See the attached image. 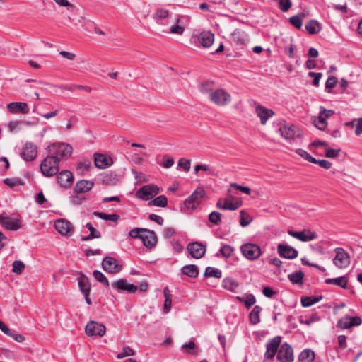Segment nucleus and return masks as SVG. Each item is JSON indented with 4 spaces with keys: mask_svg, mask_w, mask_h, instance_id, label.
<instances>
[{
    "mask_svg": "<svg viewBox=\"0 0 362 362\" xmlns=\"http://www.w3.org/2000/svg\"><path fill=\"white\" fill-rule=\"evenodd\" d=\"M187 250L193 258L199 259L205 254L206 247L199 243H193L187 245Z\"/></svg>",
    "mask_w": 362,
    "mask_h": 362,
    "instance_id": "5701e85b",
    "label": "nucleus"
},
{
    "mask_svg": "<svg viewBox=\"0 0 362 362\" xmlns=\"http://www.w3.org/2000/svg\"><path fill=\"white\" fill-rule=\"evenodd\" d=\"M163 294L165 297V303L163 305V311L165 313H168L171 308V295L170 293V291L168 288H165L163 291Z\"/></svg>",
    "mask_w": 362,
    "mask_h": 362,
    "instance_id": "a19ab883",
    "label": "nucleus"
},
{
    "mask_svg": "<svg viewBox=\"0 0 362 362\" xmlns=\"http://www.w3.org/2000/svg\"><path fill=\"white\" fill-rule=\"evenodd\" d=\"M213 81H206L199 85V91L207 95L210 103L219 107H224L232 102V96L229 92L223 88H214Z\"/></svg>",
    "mask_w": 362,
    "mask_h": 362,
    "instance_id": "f257e3e1",
    "label": "nucleus"
},
{
    "mask_svg": "<svg viewBox=\"0 0 362 362\" xmlns=\"http://www.w3.org/2000/svg\"><path fill=\"white\" fill-rule=\"evenodd\" d=\"M243 204L241 200H235V202H232L230 199H223V206H221L222 210H231L235 211L239 207H240Z\"/></svg>",
    "mask_w": 362,
    "mask_h": 362,
    "instance_id": "7c9ffc66",
    "label": "nucleus"
},
{
    "mask_svg": "<svg viewBox=\"0 0 362 362\" xmlns=\"http://www.w3.org/2000/svg\"><path fill=\"white\" fill-rule=\"evenodd\" d=\"M112 286L114 289L119 291H127L129 293H134L137 291L138 288L136 286L129 284L124 279H119L112 283Z\"/></svg>",
    "mask_w": 362,
    "mask_h": 362,
    "instance_id": "6ab92c4d",
    "label": "nucleus"
},
{
    "mask_svg": "<svg viewBox=\"0 0 362 362\" xmlns=\"http://www.w3.org/2000/svg\"><path fill=\"white\" fill-rule=\"evenodd\" d=\"M337 81H338L337 78L335 76H329L326 81L325 88L326 89L333 88L334 87L336 86Z\"/></svg>",
    "mask_w": 362,
    "mask_h": 362,
    "instance_id": "69168bd1",
    "label": "nucleus"
},
{
    "mask_svg": "<svg viewBox=\"0 0 362 362\" xmlns=\"http://www.w3.org/2000/svg\"><path fill=\"white\" fill-rule=\"evenodd\" d=\"M37 146L32 142H27L22 149L21 156L26 161L34 160L37 156Z\"/></svg>",
    "mask_w": 362,
    "mask_h": 362,
    "instance_id": "dca6fc26",
    "label": "nucleus"
},
{
    "mask_svg": "<svg viewBox=\"0 0 362 362\" xmlns=\"http://www.w3.org/2000/svg\"><path fill=\"white\" fill-rule=\"evenodd\" d=\"M289 22L295 28L300 29L302 26V18L299 16H293L289 18Z\"/></svg>",
    "mask_w": 362,
    "mask_h": 362,
    "instance_id": "4d7b16f0",
    "label": "nucleus"
},
{
    "mask_svg": "<svg viewBox=\"0 0 362 362\" xmlns=\"http://www.w3.org/2000/svg\"><path fill=\"white\" fill-rule=\"evenodd\" d=\"M4 182L9 187L23 185L24 184L23 181L21 178H6Z\"/></svg>",
    "mask_w": 362,
    "mask_h": 362,
    "instance_id": "864d4df0",
    "label": "nucleus"
},
{
    "mask_svg": "<svg viewBox=\"0 0 362 362\" xmlns=\"http://www.w3.org/2000/svg\"><path fill=\"white\" fill-rule=\"evenodd\" d=\"M240 252L242 255L249 260L257 259L262 254L259 246L254 243H245L242 245Z\"/></svg>",
    "mask_w": 362,
    "mask_h": 362,
    "instance_id": "423d86ee",
    "label": "nucleus"
},
{
    "mask_svg": "<svg viewBox=\"0 0 362 362\" xmlns=\"http://www.w3.org/2000/svg\"><path fill=\"white\" fill-rule=\"evenodd\" d=\"M160 189L154 185H147L136 192V197L143 200H149L159 193Z\"/></svg>",
    "mask_w": 362,
    "mask_h": 362,
    "instance_id": "1a4fd4ad",
    "label": "nucleus"
},
{
    "mask_svg": "<svg viewBox=\"0 0 362 362\" xmlns=\"http://www.w3.org/2000/svg\"><path fill=\"white\" fill-rule=\"evenodd\" d=\"M262 308L259 305H255L250 313L249 317L251 324L257 325L260 322V313Z\"/></svg>",
    "mask_w": 362,
    "mask_h": 362,
    "instance_id": "473e14b6",
    "label": "nucleus"
},
{
    "mask_svg": "<svg viewBox=\"0 0 362 362\" xmlns=\"http://www.w3.org/2000/svg\"><path fill=\"white\" fill-rule=\"evenodd\" d=\"M322 296H304L301 298V304L303 307H310L319 302Z\"/></svg>",
    "mask_w": 362,
    "mask_h": 362,
    "instance_id": "ea45409f",
    "label": "nucleus"
},
{
    "mask_svg": "<svg viewBox=\"0 0 362 362\" xmlns=\"http://www.w3.org/2000/svg\"><path fill=\"white\" fill-rule=\"evenodd\" d=\"M141 240L144 245L148 247H154L157 243V238L155 233L148 229L143 230Z\"/></svg>",
    "mask_w": 362,
    "mask_h": 362,
    "instance_id": "b1692460",
    "label": "nucleus"
},
{
    "mask_svg": "<svg viewBox=\"0 0 362 362\" xmlns=\"http://www.w3.org/2000/svg\"><path fill=\"white\" fill-rule=\"evenodd\" d=\"M235 298L240 303H244L245 305L247 308H250L252 305H253L256 299L255 297L252 294H247L245 296H236Z\"/></svg>",
    "mask_w": 362,
    "mask_h": 362,
    "instance_id": "e433bc0d",
    "label": "nucleus"
},
{
    "mask_svg": "<svg viewBox=\"0 0 362 362\" xmlns=\"http://www.w3.org/2000/svg\"><path fill=\"white\" fill-rule=\"evenodd\" d=\"M278 4L279 8L284 11L286 12L290 9L291 7V2L290 0H275Z\"/></svg>",
    "mask_w": 362,
    "mask_h": 362,
    "instance_id": "6e6d98bb",
    "label": "nucleus"
},
{
    "mask_svg": "<svg viewBox=\"0 0 362 362\" xmlns=\"http://www.w3.org/2000/svg\"><path fill=\"white\" fill-rule=\"evenodd\" d=\"M93 276L94 278L98 280L99 282H100L103 285H104L106 287L110 286V283L108 279L106 278V276L100 271L95 270L93 272Z\"/></svg>",
    "mask_w": 362,
    "mask_h": 362,
    "instance_id": "de8ad7c7",
    "label": "nucleus"
},
{
    "mask_svg": "<svg viewBox=\"0 0 362 362\" xmlns=\"http://www.w3.org/2000/svg\"><path fill=\"white\" fill-rule=\"evenodd\" d=\"M0 223L3 226L10 230H16L20 228L18 219L3 216L1 215H0Z\"/></svg>",
    "mask_w": 362,
    "mask_h": 362,
    "instance_id": "bb28decb",
    "label": "nucleus"
},
{
    "mask_svg": "<svg viewBox=\"0 0 362 362\" xmlns=\"http://www.w3.org/2000/svg\"><path fill=\"white\" fill-rule=\"evenodd\" d=\"M206 193L203 188L198 187L197 189L185 199L184 204L186 208L194 210L201 203L202 199Z\"/></svg>",
    "mask_w": 362,
    "mask_h": 362,
    "instance_id": "6e6552de",
    "label": "nucleus"
},
{
    "mask_svg": "<svg viewBox=\"0 0 362 362\" xmlns=\"http://www.w3.org/2000/svg\"><path fill=\"white\" fill-rule=\"evenodd\" d=\"M340 151V149L326 148L325 156L329 158H334L339 156Z\"/></svg>",
    "mask_w": 362,
    "mask_h": 362,
    "instance_id": "0e129e2a",
    "label": "nucleus"
},
{
    "mask_svg": "<svg viewBox=\"0 0 362 362\" xmlns=\"http://www.w3.org/2000/svg\"><path fill=\"white\" fill-rule=\"evenodd\" d=\"M255 113L260 119V122L262 125H265L268 119L274 115V112L272 109L267 108L260 105L256 106Z\"/></svg>",
    "mask_w": 362,
    "mask_h": 362,
    "instance_id": "f3484780",
    "label": "nucleus"
},
{
    "mask_svg": "<svg viewBox=\"0 0 362 362\" xmlns=\"http://www.w3.org/2000/svg\"><path fill=\"white\" fill-rule=\"evenodd\" d=\"M49 149L53 153L51 156H54L58 162L60 160L67 159L72 153L71 146L65 143L53 144L49 147Z\"/></svg>",
    "mask_w": 362,
    "mask_h": 362,
    "instance_id": "39448f33",
    "label": "nucleus"
},
{
    "mask_svg": "<svg viewBox=\"0 0 362 362\" xmlns=\"http://www.w3.org/2000/svg\"><path fill=\"white\" fill-rule=\"evenodd\" d=\"M102 267L105 272L110 274L119 273L122 269V264L111 257H106L103 259Z\"/></svg>",
    "mask_w": 362,
    "mask_h": 362,
    "instance_id": "f8f14e48",
    "label": "nucleus"
},
{
    "mask_svg": "<svg viewBox=\"0 0 362 362\" xmlns=\"http://www.w3.org/2000/svg\"><path fill=\"white\" fill-rule=\"evenodd\" d=\"M204 276H208V277H215V278L220 279L222 276V272L221 270H219L218 269L208 267L206 269Z\"/></svg>",
    "mask_w": 362,
    "mask_h": 362,
    "instance_id": "c03bdc74",
    "label": "nucleus"
},
{
    "mask_svg": "<svg viewBox=\"0 0 362 362\" xmlns=\"http://www.w3.org/2000/svg\"><path fill=\"white\" fill-rule=\"evenodd\" d=\"M94 215L100 217L101 219L113 222H117L119 218V216L115 214H107L103 212H94Z\"/></svg>",
    "mask_w": 362,
    "mask_h": 362,
    "instance_id": "79ce46f5",
    "label": "nucleus"
},
{
    "mask_svg": "<svg viewBox=\"0 0 362 362\" xmlns=\"http://www.w3.org/2000/svg\"><path fill=\"white\" fill-rule=\"evenodd\" d=\"M148 206L165 207L168 204V199L165 195H160L148 202Z\"/></svg>",
    "mask_w": 362,
    "mask_h": 362,
    "instance_id": "c9c22d12",
    "label": "nucleus"
},
{
    "mask_svg": "<svg viewBox=\"0 0 362 362\" xmlns=\"http://www.w3.org/2000/svg\"><path fill=\"white\" fill-rule=\"evenodd\" d=\"M232 37L234 42L240 45H245L250 42L247 34L240 29L235 30L232 34Z\"/></svg>",
    "mask_w": 362,
    "mask_h": 362,
    "instance_id": "c85d7f7f",
    "label": "nucleus"
},
{
    "mask_svg": "<svg viewBox=\"0 0 362 362\" xmlns=\"http://www.w3.org/2000/svg\"><path fill=\"white\" fill-rule=\"evenodd\" d=\"M78 284L81 293L84 295L86 302L88 304H91V300L89 298L90 291V284L89 279L84 274H81L78 278Z\"/></svg>",
    "mask_w": 362,
    "mask_h": 362,
    "instance_id": "4468645a",
    "label": "nucleus"
},
{
    "mask_svg": "<svg viewBox=\"0 0 362 362\" xmlns=\"http://www.w3.org/2000/svg\"><path fill=\"white\" fill-rule=\"evenodd\" d=\"M210 222L218 226L221 221V214L218 211H213L209 216Z\"/></svg>",
    "mask_w": 362,
    "mask_h": 362,
    "instance_id": "603ef678",
    "label": "nucleus"
},
{
    "mask_svg": "<svg viewBox=\"0 0 362 362\" xmlns=\"http://www.w3.org/2000/svg\"><path fill=\"white\" fill-rule=\"evenodd\" d=\"M200 45H212L214 42V35L209 30H204L197 35Z\"/></svg>",
    "mask_w": 362,
    "mask_h": 362,
    "instance_id": "a878e982",
    "label": "nucleus"
},
{
    "mask_svg": "<svg viewBox=\"0 0 362 362\" xmlns=\"http://www.w3.org/2000/svg\"><path fill=\"white\" fill-rule=\"evenodd\" d=\"M361 319L358 316H345L338 322V327L341 329H348L353 326H358L361 324Z\"/></svg>",
    "mask_w": 362,
    "mask_h": 362,
    "instance_id": "412c9836",
    "label": "nucleus"
},
{
    "mask_svg": "<svg viewBox=\"0 0 362 362\" xmlns=\"http://www.w3.org/2000/svg\"><path fill=\"white\" fill-rule=\"evenodd\" d=\"M288 233L291 236H292L302 242L310 241L317 238L316 233H315L309 230H305L303 231L288 230Z\"/></svg>",
    "mask_w": 362,
    "mask_h": 362,
    "instance_id": "a211bd4d",
    "label": "nucleus"
},
{
    "mask_svg": "<svg viewBox=\"0 0 362 362\" xmlns=\"http://www.w3.org/2000/svg\"><path fill=\"white\" fill-rule=\"evenodd\" d=\"M304 274L301 271H297L293 274L288 275L289 280L293 284H301L303 282V278Z\"/></svg>",
    "mask_w": 362,
    "mask_h": 362,
    "instance_id": "a18cd8bd",
    "label": "nucleus"
},
{
    "mask_svg": "<svg viewBox=\"0 0 362 362\" xmlns=\"http://www.w3.org/2000/svg\"><path fill=\"white\" fill-rule=\"evenodd\" d=\"M230 186L247 195L250 194L251 193V189L248 187L242 186L237 183H232Z\"/></svg>",
    "mask_w": 362,
    "mask_h": 362,
    "instance_id": "e2e57ef3",
    "label": "nucleus"
},
{
    "mask_svg": "<svg viewBox=\"0 0 362 362\" xmlns=\"http://www.w3.org/2000/svg\"><path fill=\"white\" fill-rule=\"evenodd\" d=\"M178 167L182 168L185 172H188L190 169V160L180 158L178 161Z\"/></svg>",
    "mask_w": 362,
    "mask_h": 362,
    "instance_id": "052dcab7",
    "label": "nucleus"
},
{
    "mask_svg": "<svg viewBox=\"0 0 362 362\" xmlns=\"http://www.w3.org/2000/svg\"><path fill=\"white\" fill-rule=\"evenodd\" d=\"M94 163L97 168L104 169L112 164V160L103 154L95 153Z\"/></svg>",
    "mask_w": 362,
    "mask_h": 362,
    "instance_id": "c756f323",
    "label": "nucleus"
},
{
    "mask_svg": "<svg viewBox=\"0 0 362 362\" xmlns=\"http://www.w3.org/2000/svg\"><path fill=\"white\" fill-rule=\"evenodd\" d=\"M182 271L189 277H196L199 274L198 267L194 264L186 265L182 267Z\"/></svg>",
    "mask_w": 362,
    "mask_h": 362,
    "instance_id": "58836bf2",
    "label": "nucleus"
},
{
    "mask_svg": "<svg viewBox=\"0 0 362 362\" xmlns=\"http://www.w3.org/2000/svg\"><path fill=\"white\" fill-rule=\"evenodd\" d=\"M78 122L77 118L75 116H71L67 119L66 126L64 127L66 131H70Z\"/></svg>",
    "mask_w": 362,
    "mask_h": 362,
    "instance_id": "bf43d9fd",
    "label": "nucleus"
},
{
    "mask_svg": "<svg viewBox=\"0 0 362 362\" xmlns=\"http://www.w3.org/2000/svg\"><path fill=\"white\" fill-rule=\"evenodd\" d=\"M42 173L46 177H52L59 171V162L54 156H47L40 165Z\"/></svg>",
    "mask_w": 362,
    "mask_h": 362,
    "instance_id": "7ed1b4c3",
    "label": "nucleus"
},
{
    "mask_svg": "<svg viewBox=\"0 0 362 362\" xmlns=\"http://www.w3.org/2000/svg\"><path fill=\"white\" fill-rule=\"evenodd\" d=\"M280 134L289 142L296 139H300L303 136V132L297 126L292 124H284L279 128Z\"/></svg>",
    "mask_w": 362,
    "mask_h": 362,
    "instance_id": "f03ea898",
    "label": "nucleus"
},
{
    "mask_svg": "<svg viewBox=\"0 0 362 362\" xmlns=\"http://www.w3.org/2000/svg\"><path fill=\"white\" fill-rule=\"evenodd\" d=\"M85 332L88 337H103L106 332V328L103 324L90 321L86 325Z\"/></svg>",
    "mask_w": 362,
    "mask_h": 362,
    "instance_id": "9d476101",
    "label": "nucleus"
},
{
    "mask_svg": "<svg viewBox=\"0 0 362 362\" xmlns=\"http://www.w3.org/2000/svg\"><path fill=\"white\" fill-rule=\"evenodd\" d=\"M308 76L313 78V84L315 86H318L320 80L322 78V74L321 73H315V72H309Z\"/></svg>",
    "mask_w": 362,
    "mask_h": 362,
    "instance_id": "338daca9",
    "label": "nucleus"
},
{
    "mask_svg": "<svg viewBox=\"0 0 362 362\" xmlns=\"http://www.w3.org/2000/svg\"><path fill=\"white\" fill-rule=\"evenodd\" d=\"M93 185V182L82 180L76 182L74 187V192L77 194L85 193L90 190Z\"/></svg>",
    "mask_w": 362,
    "mask_h": 362,
    "instance_id": "cd10ccee",
    "label": "nucleus"
},
{
    "mask_svg": "<svg viewBox=\"0 0 362 362\" xmlns=\"http://www.w3.org/2000/svg\"><path fill=\"white\" fill-rule=\"evenodd\" d=\"M315 359V353L309 349L303 350L298 356L300 362H313Z\"/></svg>",
    "mask_w": 362,
    "mask_h": 362,
    "instance_id": "2f4dec72",
    "label": "nucleus"
},
{
    "mask_svg": "<svg viewBox=\"0 0 362 362\" xmlns=\"http://www.w3.org/2000/svg\"><path fill=\"white\" fill-rule=\"evenodd\" d=\"M57 182L60 186L68 187L71 185L74 181L72 173L69 170H62L57 177Z\"/></svg>",
    "mask_w": 362,
    "mask_h": 362,
    "instance_id": "393cba45",
    "label": "nucleus"
},
{
    "mask_svg": "<svg viewBox=\"0 0 362 362\" xmlns=\"http://www.w3.org/2000/svg\"><path fill=\"white\" fill-rule=\"evenodd\" d=\"M327 284H334L342 288H346L348 284V279L346 276H340L334 279H327L325 280Z\"/></svg>",
    "mask_w": 362,
    "mask_h": 362,
    "instance_id": "72a5a7b5",
    "label": "nucleus"
},
{
    "mask_svg": "<svg viewBox=\"0 0 362 362\" xmlns=\"http://www.w3.org/2000/svg\"><path fill=\"white\" fill-rule=\"evenodd\" d=\"M7 109L12 114H27L29 112V107L26 103L13 102L7 105Z\"/></svg>",
    "mask_w": 362,
    "mask_h": 362,
    "instance_id": "4be33fe9",
    "label": "nucleus"
},
{
    "mask_svg": "<svg viewBox=\"0 0 362 362\" xmlns=\"http://www.w3.org/2000/svg\"><path fill=\"white\" fill-rule=\"evenodd\" d=\"M88 230H90V234L88 236L83 238V240H88L93 238H99L101 237L100 233L90 223L86 224Z\"/></svg>",
    "mask_w": 362,
    "mask_h": 362,
    "instance_id": "37998d69",
    "label": "nucleus"
},
{
    "mask_svg": "<svg viewBox=\"0 0 362 362\" xmlns=\"http://www.w3.org/2000/svg\"><path fill=\"white\" fill-rule=\"evenodd\" d=\"M334 114L332 110H327L324 107H320V112L317 117L313 118V124L320 130H325L327 126V119Z\"/></svg>",
    "mask_w": 362,
    "mask_h": 362,
    "instance_id": "0eeeda50",
    "label": "nucleus"
},
{
    "mask_svg": "<svg viewBox=\"0 0 362 362\" xmlns=\"http://www.w3.org/2000/svg\"><path fill=\"white\" fill-rule=\"evenodd\" d=\"M222 286L224 288L232 292H235L239 286L238 283L232 278H226L223 280Z\"/></svg>",
    "mask_w": 362,
    "mask_h": 362,
    "instance_id": "f704fd0d",
    "label": "nucleus"
},
{
    "mask_svg": "<svg viewBox=\"0 0 362 362\" xmlns=\"http://www.w3.org/2000/svg\"><path fill=\"white\" fill-rule=\"evenodd\" d=\"M305 30L309 34H316L320 30V23L315 20H310L306 23Z\"/></svg>",
    "mask_w": 362,
    "mask_h": 362,
    "instance_id": "4c0bfd02",
    "label": "nucleus"
},
{
    "mask_svg": "<svg viewBox=\"0 0 362 362\" xmlns=\"http://www.w3.org/2000/svg\"><path fill=\"white\" fill-rule=\"evenodd\" d=\"M54 228L61 235L71 236L74 233L72 223L65 219H58L54 223Z\"/></svg>",
    "mask_w": 362,
    "mask_h": 362,
    "instance_id": "ddd939ff",
    "label": "nucleus"
},
{
    "mask_svg": "<svg viewBox=\"0 0 362 362\" xmlns=\"http://www.w3.org/2000/svg\"><path fill=\"white\" fill-rule=\"evenodd\" d=\"M277 251L281 257L286 259H295L298 255V252L294 247L287 244H279L277 246Z\"/></svg>",
    "mask_w": 362,
    "mask_h": 362,
    "instance_id": "2eb2a0df",
    "label": "nucleus"
},
{
    "mask_svg": "<svg viewBox=\"0 0 362 362\" xmlns=\"http://www.w3.org/2000/svg\"><path fill=\"white\" fill-rule=\"evenodd\" d=\"M281 343V337H276L273 338L267 344V351L264 354V357L268 359L272 358L278 352V349Z\"/></svg>",
    "mask_w": 362,
    "mask_h": 362,
    "instance_id": "aec40b11",
    "label": "nucleus"
},
{
    "mask_svg": "<svg viewBox=\"0 0 362 362\" xmlns=\"http://www.w3.org/2000/svg\"><path fill=\"white\" fill-rule=\"evenodd\" d=\"M134 351L129 346H124L122 349V351L117 354V358L119 359L123 358L127 356H134Z\"/></svg>",
    "mask_w": 362,
    "mask_h": 362,
    "instance_id": "5fc2aeb1",
    "label": "nucleus"
},
{
    "mask_svg": "<svg viewBox=\"0 0 362 362\" xmlns=\"http://www.w3.org/2000/svg\"><path fill=\"white\" fill-rule=\"evenodd\" d=\"M13 269L12 272L16 274H21L23 270L25 269V264L23 262L20 260H16L13 262Z\"/></svg>",
    "mask_w": 362,
    "mask_h": 362,
    "instance_id": "8fccbe9b",
    "label": "nucleus"
},
{
    "mask_svg": "<svg viewBox=\"0 0 362 362\" xmlns=\"http://www.w3.org/2000/svg\"><path fill=\"white\" fill-rule=\"evenodd\" d=\"M334 257L333 258V264L338 269H346L351 263V257L349 254L342 247H336L334 250Z\"/></svg>",
    "mask_w": 362,
    "mask_h": 362,
    "instance_id": "20e7f679",
    "label": "nucleus"
},
{
    "mask_svg": "<svg viewBox=\"0 0 362 362\" xmlns=\"http://www.w3.org/2000/svg\"><path fill=\"white\" fill-rule=\"evenodd\" d=\"M21 121H12L8 123V127L11 132L18 131L21 129Z\"/></svg>",
    "mask_w": 362,
    "mask_h": 362,
    "instance_id": "774afa93",
    "label": "nucleus"
},
{
    "mask_svg": "<svg viewBox=\"0 0 362 362\" xmlns=\"http://www.w3.org/2000/svg\"><path fill=\"white\" fill-rule=\"evenodd\" d=\"M234 252V248L228 245H223L220 250V253L226 258L230 257Z\"/></svg>",
    "mask_w": 362,
    "mask_h": 362,
    "instance_id": "3c124183",
    "label": "nucleus"
},
{
    "mask_svg": "<svg viewBox=\"0 0 362 362\" xmlns=\"http://www.w3.org/2000/svg\"><path fill=\"white\" fill-rule=\"evenodd\" d=\"M240 224L242 227H245L248 226L252 221V218L246 213L244 210L240 211Z\"/></svg>",
    "mask_w": 362,
    "mask_h": 362,
    "instance_id": "49530a36",
    "label": "nucleus"
},
{
    "mask_svg": "<svg viewBox=\"0 0 362 362\" xmlns=\"http://www.w3.org/2000/svg\"><path fill=\"white\" fill-rule=\"evenodd\" d=\"M276 358L281 362H293L294 356L291 346L287 343L281 345L278 350Z\"/></svg>",
    "mask_w": 362,
    "mask_h": 362,
    "instance_id": "9b49d317",
    "label": "nucleus"
},
{
    "mask_svg": "<svg viewBox=\"0 0 362 362\" xmlns=\"http://www.w3.org/2000/svg\"><path fill=\"white\" fill-rule=\"evenodd\" d=\"M145 228H135L130 230L129 232V236L132 238H141V233H143V230H144Z\"/></svg>",
    "mask_w": 362,
    "mask_h": 362,
    "instance_id": "680f3d73",
    "label": "nucleus"
},
{
    "mask_svg": "<svg viewBox=\"0 0 362 362\" xmlns=\"http://www.w3.org/2000/svg\"><path fill=\"white\" fill-rule=\"evenodd\" d=\"M296 153L299 155L300 157L304 158L305 160H308V162H310L312 163L316 162V158L313 157L311 155H310L306 151L298 148L296 150Z\"/></svg>",
    "mask_w": 362,
    "mask_h": 362,
    "instance_id": "09e8293b",
    "label": "nucleus"
},
{
    "mask_svg": "<svg viewBox=\"0 0 362 362\" xmlns=\"http://www.w3.org/2000/svg\"><path fill=\"white\" fill-rule=\"evenodd\" d=\"M319 320H320V317L317 315L314 314V315H312L309 318L300 319L299 320V322L300 324H305L307 325H310L313 322H317Z\"/></svg>",
    "mask_w": 362,
    "mask_h": 362,
    "instance_id": "13d9d810",
    "label": "nucleus"
}]
</instances>
